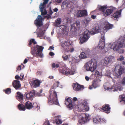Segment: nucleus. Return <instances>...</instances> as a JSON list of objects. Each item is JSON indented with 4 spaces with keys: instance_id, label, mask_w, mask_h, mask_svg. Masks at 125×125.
<instances>
[{
    "instance_id": "1",
    "label": "nucleus",
    "mask_w": 125,
    "mask_h": 125,
    "mask_svg": "<svg viewBox=\"0 0 125 125\" xmlns=\"http://www.w3.org/2000/svg\"><path fill=\"white\" fill-rule=\"evenodd\" d=\"M125 47V35L120 37L118 41L113 43L111 45L110 48L114 51H117L120 48Z\"/></svg>"
},
{
    "instance_id": "2",
    "label": "nucleus",
    "mask_w": 125,
    "mask_h": 125,
    "mask_svg": "<svg viewBox=\"0 0 125 125\" xmlns=\"http://www.w3.org/2000/svg\"><path fill=\"white\" fill-rule=\"evenodd\" d=\"M56 86L54 84L52 86L51 89L50 91V95L48 98V102H50L51 101L56 104L58 103V100L57 97L56 92L53 90L56 88Z\"/></svg>"
},
{
    "instance_id": "3",
    "label": "nucleus",
    "mask_w": 125,
    "mask_h": 125,
    "mask_svg": "<svg viewBox=\"0 0 125 125\" xmlns=\"http://www.w3.org/2000/svg\"><path fill=\"white\" fill-rule=\"evenodd\" d=\"M43 49L44 47L42 46L37 45L34 46L33 49L31 51V53L37 57L42 58L43 57L42 52Z\"/></svg>"
},
{
    "instance_id": "4",
    "label": "nucleus",
    "mask_w": 125,
    "mask_h": 125,
    "mask_svg": "<svg viewBox=\"0 0 125 125\" xmlns=\"http://www.w3.org/2000/svg\"><path fill=\"white\" fill-rule=\"evenodd\" d=\"M97 62L96 60L93 58L85 65L86 69L87 71H90L92 72L94 71L97 67Z\"/></svg>"
},
{
    "instance_id": "5",
    "label": "nucleus",
    "mask_w": 125,
    "mask_h": 125,
    "mask_svg": "<svg viewBox=\"0 0 125 125\" xmlns=\"http://www.w3.org/2000/svg\"><path fill=\"white\" fill-rule=\"evenodd\" d=\"M124 69L121 66L119 65H117L115 67V73H114L113 75L117 78H118L124 73Z\"/></svg>"
},
{
    "instance_id": "6",
    "label": "nucleus",
    "mask_w": 125,
    "mask_h": 125,
    "mask_svg": "<svg viewBox=\"0 0 125 125\" xmlns=\"http://www.w3.org/2000/svg\"><path fill=\"white\" fill-rule=\"evenodd\" d=\"M59 71L60 73H62L63 74L66 75H72L74 74V72L68 68L64 67L62 68L60 67Z\"/></svg>"
},
{
    "instance_id": "7",
    "label": "nucleus",
    "mask_w": 125,
    "mask_h": 125,
    "mask_svg": "<svg viewBox=\"0 0 125 125\" xmlns=\"http://www.w3.org/2000/svg\"><path fill=\"white\" fill-rule=\"evenodd\" d=\"M44 18L41 16L38 15L37 18L34 21V24L38 28L42 26L43 25V21Z\"/></svg>"
},
{
    "instance_id": "8",
    "label": "nucleus",
    "mask_w": 125,
    "mask_h": 125,
    "mask_svg": "<svg viewBox=\"0 0 125 125\" xmlns=\"http://www.w3.org/2000/svg\"><path fill=\"white\" fill-rule=\"evenodd\" d=\"M89 31L87 30L84 32L83 36L81 37L79 39L80 43L82 44L86 41L89 37Z\"/></svg>"
},
{
    "instance_id": "9",
    "label": "nucleus",
    "mask_w": 125,
    "mask_h": 125,
    "mask_svg": "<svg viewBox=\"0 0 125 125\" xmlns=\"http://www.w3.org/2000/svg\"><path fill=\"white\" fill-rule=\"evenodd\" d=\"M48 0H44L43 3H41L40 5L39 8L40 9V11L41 12V14L42 15H45L47 13V11L45 10L44 9L45 7V6L48 2Z\"/></svg>"
},
{
    "instance_id": "10",
    "label": "nucleus",
    "mask_w": 125,
    "mask_h": 125,
    "mask_svg": "<svg viewBox=\"0 0 125 125\" xmlns=\"http://www.w3.org/2000/svg\"><path fill=\"white\" fill-rule=\"evenodd\" d=\"M81 118L78 121L79 123L82 124L86 123L89 118L88 115L83 113L81 114Z\"/></svg>"
},
{
    "instance_id": "11",
    "label": "nucleus",
    "mask_w": 125,
    "mask_h": 125,
    "mask_svg": "<svg viewBox=\"0 0 125 125\" xmlns=\"http://www.w3.org/2000/svg\"><path fill=\"white\" fill-rule=\"evenodd\" d=\"M80 23L79 21H77L75 23H73L71 25L70 30L71 31L76 32L77 29H79L80 27Z\"/></svg>"
},
{
    "instance_id": "12",
    "label": "nucleus",
    "mask_w": 125,
    "mask_h": 125,
    "mask_svg": "<svg viewBox=\"0 0 125 125\" xmlns=\"http://www.w3.org/2000/svg\"><path fill=\"white\" fill-rule=\"evenodd\" d=\"M101 80H95L92 82V85H90L89 87V89L90 90L93 88H95L99 87L100 85Z\"/></svg>"
},
{
    "instance_id": "13",
    "label": "nucleus",
    "mask_w": 125,
    "mask_h": 125,
    "mask_svg": "<svg viewBox=\"0 0 125 125\" xmlns=\"http://www.w3.org/2000/svg\"><path fill=\"white\" fill-rule=\"evenodd\" d=\"M104 34H102L101 35V38L100 40L99 41L98 46L100 49H103L104 47L105 39L104 36Z\"/></svg>"
},
{
    "instance_id": "14",
    "label": "nucleus",
    "mask_w": 125,
    "mask_h": 125,
    "mask_svg": "<svg viewBox=\"0 0 125 125\" xmlns=\"http://www.w3.org/2000/svg\"><path fill=\"white\" fill-rule=\"evenodd\" d=\"M72 86L73 90L76 91H80L84 88L83 85H80L77 83H73Z\"/></svg>"
},
{
    "instance_id": "15",
    "label": "nucleus",
    "mask_w": 125,
    "mask_h": 125,
    "mask_svg": "<svg viewBox=\"0 0 125 125\" xmlns=\"http://www.w3.org/2000/svg\"><path fill=\"white\" fill-rule=\"evenodd\" d=\"M87 15V12L86 10H79L78 11L77 13V16L78 17L86 16Z\"/></svg>"
},
{
    "instance_id": "16",
    "label": "nucleus",
    "mask_w": 125,
    "mask_h": 125,
    "mask_svg": "<svg viewBox=\"0 0 125 125\" xmlns=\"http://www.w3.org/2000/svg\"><path fill=\"white\" fill-rule=\"evenodd\" d=\"M115 8L113 7H110V9H107L105 12H104V15L105 16H107L110 15L113 11L115 9Z\"/></svg>"
},
{
    "instance_id": "17",
    "label": "nucleus",
    "mask_w": 125,
    "mask_h": 125,
    "mask_svg": "<svg viewBox=\"0 0 125 125\" xmlns=\"http://www.w3.org/2000/svg\"><path fill=\"white\" fill-rule=\"evenodd\" d=\"M83 101L84 102L83 103L82 105V109H81L80 111H82L83 110L85 111H88L89 110V107L87 105V100L85 99L83 100Z\"/></svg>"
},
{
    "instance_id": "18",
    "label": "nucleus",
    "mask_w": 125,
    "mask_h": 125,
    "mask_svg": "<svg viewBox=\"0 0 125 125\" xmlns=\"http://www.w3.org/2000/svg\"><path fill=\"white\" fill-rule=\"evenodd\" d=\"M12 84L13 87L16 90L20 88L21 86L20 81L17 80L13 81Z\"/></svg>"
},
{
    "instance_id": "19",
    "label": "nucleus",
    "mask_w": 125,
    "mask_h": 125,
    "mask_svg": "<svg viewBox=\"0 0 125 125\" xmlns=\"http://www.w3.org/2000/svg\"><path fill=\"white\" fill-rule=\"evenodd\" d=\"M110 107L108 104H105L102 107V109L104 112L108 114L110 112Z\"/></svg>"
},
{
    "instance_id": "20",
    "label": "nucleus",
    "mask_w": 125,
    "mask_h": 125,
    "mask_svg": "<svg viewBox=\"0 0 125 125\" xmlns=\"http://www.w3.org/2000/svg\"><path fill=\"white\" fill-rule=\"evenodd\" d=\"M112 57L109 56L107 57H105L104 60L103 64L104 65L106 66L110 63L112 60Z\"/></svg>"
},
{
    "instance_id": "21",
    "label": "nucleus",
    "mask_w": 125,
    "mask_h": 125,
    "mask_svg": "<svg viewBox=\"0 0 125 125\" xmlns=\"http://www.w3.org/2000/svg\"><path fill=\"white\" fill-rule=\"evenodd\" d=\"M100 28L98 26H96L90 31V33L92 35L99 32L100 31Z\"/></svg>"
},
{
    "instance_id": "22",
    "label": "nucleus",
    "mask_w": 125,
    "mask_h": 125,
    "mask_svg": "<svg viewBox=\"0 0 125 125\" xmlns=\"http://www.w3.org/2000/svg\"><path fill=\"white\" fill-rule=\"evenodd\" d=\"M25 105L26 109H30L32 108L33 106L32 103L28 101L25 104Z\"/></svg>"
},
{
    "instance_id": "23",
    "label": "nucleus",
    "mask_w": 125,
    "mask_h": 125,
    "mask_svg": "<svg viewBox=\"0 0 125 125\" xmlns=\"http://www.w3.org/2000/svg\"><path fill=\"white\" fill-rule=\"evenodd\" d=\"M41 83L40 81L38 80L35 79L33 80L32 82V84L33 86V87H38L40 85Z\"/></svg>"
},
{
    "instance_id": "24",
    "label": "nucleus",
    "mask_w": 125,
    "mask_h": 125,
    "mask_svg": "<svg viewBox=\"0 0 125 125\" xmlns=\"http://www.w3.org/2000/svg\"><path fill=\"white\" fill-rule=\"evenodd\" d=\"M113 27V25L112 24H110L108 22H106L105 25L104 27V30L107 31L109 29H112Z\"/></svg>"
},
{
    "instance_id": "25",
    "label": "nucleus",
    "mask_w": 125,
    "mask_h": 125,
    "mask_svg": "<svg viewBox=\"0 0 125 125\" xmlns=\"http://www.w3.org/2000/svg\"><path fill=\"white\" fill-rule=\"evenodd\" d=\"M17 99L19 101H21L23 99V94L19 92H18L17 93Z\"/></svg>"
},
{
    "instance_id": "26",
    "label": "nucleus",
    "mask_w": 125,
    "mask_h": 125,
    "mask_svg": "<svg viewBox=\"0 0 125 125\" xmlns=\"http://www.w3.org/2000/svg\"><path fill=\"white\" fill-rule=\"evenodd\" d=\"M121 10L116 11L113 14V17L115 18H117L121 16Z\"/></svg>"
},
{
    "instance_id": "27",
    "label": "nucleus",
    "mask_w": 125,
    "mask_h": 125,
    "mask_svg": "<svg viewBox=\"0 0 125 125\" xmlns=\"http://www.w3.org/2000/svg\"><path fill=\"white\" fill-rule=\"evenodd\" d=\"M35 93L32 92H30L29 93L27 94L26 95V98L27 99L31 100L34 95Z\"/></svg>"
},
{
    "instance_id": "28",
    "label": "nucleus",
    "mask_w": 125,
    "mask_h": 125,
    "mask_svg": "<svg viewBox=\"0 0 125 125\" xmlns=\"http://www.w3.org/2000/svg\"><path fill=\"white\" fill-rule=\"evenodd\" d=\"M18 108L20 111H25L26 109L25 105L23 104H19L18 106Z\"/></svg>"
},
{
    "instance_id": "29",
    "label": "nucleus",
    "mask_w": 125,
    "mask_h": 125,
    "mask_svg": "<svg viewBox=\"0 0 125 125\" xmlns=\"http://www.w3.org/2000/svg\"><path fill=\"white\" fill-rule=\"evenodd\" d=\"M88 56L84 52H82L79 56L80 59H83L87 58Z\"/></svg>"
},
{
    "instance_id": "30",
    "label": "nucleus",
    "mask_w": 125,
    "mask_h": 125,
    "mask_svg": "<svg viewBox=\"0 0 125 125\" xmlns=\"http://www.w3.org/2000/svg\"><path fill=\"white\" fill-rule=\"evenodd\" d=\"M60 116L59 115L56 116L55 119V121L57 124H61L62 123V121L60 119Z\"/></svg>"
},
{
    "instance_id": "31",
    "label": "nucleus",
    "mask_w": 125,
    "mask_h": 125,
    "mask_svg": "<svg viewBox=\"0 0 125 125\" xmlns=\"http://www.w3.org/2000/svg\"><path fill=\"white\" fill-rule=\"evenodd\" d=\"M82 50V52H84L87 56H89L90 51V50L89 48H84Z\"/></svg>"
},
{
    "instance_id": "32",
    "label": "nucleus",
    "mask_w": 125,
    "mask_h": 125,
    "mask_svg": "<svg viewBox=\"0 0 125 125\" xmlns=\"http://www.w3.org/2000/svg\"><path fill=\"white\" fill-rule=\"evenodd\" d=\"M61 19L60 18H58L55 21V25L56 27H58L59 25L61 23Z\"/></svg>"
},
{
    "instance_id": "33",
    "label": "nucleus",
    "mask_w": 125,
    "mask_h": 125,
    "mask_svg": "<svg viewBox=\"0 0 125 125\" xmlns=\"http://www.w3.org/2000/svg\"><path fill=\"white\" fill-rule=\"evenodd\" d=\"M66 20V23H70L72 21V19L70 15H69L68 17H66L65 18Z\"/></svg>"
},
{
    "instance_id": "34",
    "label": "nucleus",
    "mask_w": 125,
    "mask_h": 125,
    "mask_svg": "<svg viewBox=\"0 0 125 125\" xmlns=\"http://www.w3.org/2000/svg\"><path fill=\"white\" fill-rule=\"evenodd\" d=\"M70 55H63L62 57L64 61H66L68 60H70Z\"/></svg>"
},
{
    "instance_id": "35",
    "label": "nucleus",
    "mask_w": 125,
    "mask_h": 125,
    "mask_svg": "<svg viewBox=\"0 0 125 125\" xmlns=\"http://www.w3.org/2000/svg\"><path fill=\"white\" fill-rule=\"evenodd\" d=\"M107 8L106 6H101L99 8V10L103 12V13L104 12L105 10Z\"/></svg>"
},
{
    "instance_id": "36",
    "label": "nucleus",
    "mask_w": 125,
    "mask_h": 125,
    "mask_svg": "<svg viewBox=\"0 0 125 125\" xmlns=\"http://www.w3.org/2000/svg\"><path fill=\"white\" fill-rule=\"evenodd\" d=\"M107 89L110 90L111 91H117V89L115 87V86L114 85H113L112 86V87L110 88L108 87L107 88Z\"/></svg>"
},
{
    "instance_id": "37",
    "label": "nucleus",
    "mask_w": 125,
    "mask_h": 125,
    "mask_svg": "<svg viewBox=\"0 0 125 125\" xmlns=\"http://www.w3.org/2000/svg\"><path fill=\"white\" fill-rule=\"evenodd\" d=\"M101 121V119L98 117H96L93 119V121L96 123H98Z\"/></svg>"
},
{
    "instance_id": "38",
    "label": "nucleus",
    "mask_w": 125,
    "mask_h": 125,
    "mask_svg": "<svg viewBox=\"0 0 125 125\" xmlns=\"http://www.w3.org/2000/svg\"><path fill=\"white\" fill-rule=\"evenodd\" d=\"M3 92L7 94H9L11 93V89L10 88H8L6 89L3 90Z\"/></svg>"
},
{
    "instance_id": "39",
    "label": "nucleus",
    "mask_w": 125,
    "mask_h": 125,
    "mask_svg": "<svg viewBox=\"0 0 125 125\" xmlns=\"http://www.w3.org/2000/svg\"><path fill=\"white\" fill-rule=\"evenodd\" d=\"M32 43H33L34 44H36V42L35 41L34 39H32L30 40L28 44L29 46L30 47H31V45Z\"/></svg>"
},
{
    "instance_id": "40",
    "label": "nucleus",
    "mask_w": 125,
    "mask_h": 125,
    "mask_svg": "<svg viewBox=\"0 0 125 125\" xmlns=\"http://www.w3.org/2000/svg\"><path fill=\"white\" fill-rule=\"evenodd\" d=\"M120 97L121 100V101H122L125 104V95L123 94L120 95Z\"/></svg>"
},
{
    "instance_id": "41",
    "label": "nucleus",
    "mask_w": 125,
    "mask_h": 125,
    "mask_svg": "<svg viewBox=\"0 0 125 125\" xmlns=\"http://www.w3.org/2000/svg\"><path fill=\"white\" fill-rule=\"evenodd\" d=\"M64 44L66 46H69L71 45L70 42L68 41H64Z\"/></svg>"
},
{
    "instance_id": "42",
    "label": "nucleus",
    "mask_w": 125,
    "mask_h": 125,
    "mask_svg": "<svg viewBox=\"0 0 125 125\" xmlns=\"http://www.w3.org/2000/svg\"><path fill=\"white\" fill-rule=\"evenodd\" d=\"M66 102H65V104L66 105L68 104V103H71L72 102L71 100L69 98H68L65 99Z\"/></svg>"
},
{
    "instance_id": "43",
    "label": "nucleus",
    "mask_w": 125,
    "mask_h": 125,
    "mask_svg": "<svg viewBox=\"0 0 125 125\" xmlns=\"http://www.w3.org/2000/svg\"><path fill=\"white\" fill-rule=\"evenodd\" d=\"M59 66V65L58 64H56L55 63H53L52 64V68H57Z\"/></svg>"
},
{
    "instance_id": "44",
    "label": "nucleus",
    "mask_w": 125,
    "mask_h": 125,
    "mask_svg": "<svg viewBox=\"0 0 125 125\" xmlns=\"http://www.w3.org/2000/svg\"><path fill=\"white\" fill-rule=\"evenodd\" d=\"M67 107L69 109H72L73 108V106L72 104V102L68 104Z\"/></svg>"
},
{
    "instance_id": "45",
    "label": "nucleus",
    "mask_w": 125,
    "mask_h": 125,
    "mask_svg": "<svg viewBox=\"0 0 125 125\" xmlns=\"http://www.w3.org/2000/svg\"><path fill=\"white\" fill-rule=\"evenodd\" d=\"M92 20V19L91 18H89L88 17L86 19V23L88 24V23L91 21Z\"/></svg>"
},
{
    "instance_id": "46",
    "label": "nucleus",
    "mask_w": 125,
    "mask_h": 125,
    "mask_svg": "<svg viewBox=\"0 0 125 125\" xmlns=\"http://www.w3.org/2000/svg\"><path fill=\"white\" fill-rule=\"evenodd\" d=\"M124 59L123 56L122 55H121L120 56L119 58L117 59V60L118 61H122Z\"/></svg>"
},
{
    "instance_id": "47",
    "label": "nucleus",
    "mask_w": 125,
    "mask_h": 125,
    "mask_svg": "<svg viewBox=\"0 0 125 125\" xmlns=\"http://www.w3.org/2000/svg\"><path fill=\"white\" fill-rule=\"evenodd\" d=\"M24 75H23L22 78H21L18 75H16L15 76V78L17 80H19L21 79V80H22L23 78Z\"/></svg>"
},
{
    "instance_id": "48",
    "label": "nucleus",
    "mask_w": 125,
    "mask_h": 125,
    "mask_svg": "<svg viewBox=\"0 0 125 125\" xmlns=\"http://www.w3.org/2000/svg\"><path fill=\"white\" fill-rule=\"evenodd\" d=\"M24 66L22 64L21 65L19 66L18 67L17 69V70L19 71V70H21V67L22 66Z\"/></svg>"
},
{
    "instance_id": "49",
    "label": "nucleus",
    "mask_w": 125,
    "mask_h": 125,
    "mask_svg": "<svg viewBox=\"0 0 125 125\" xmlns=\"http://www.w3.org/2000/svg\"><path fill=\"white\" fill-rule=\"evenodd\" d=\"M60 27L62 28V30H66L67 28V27L64 25H61Z\"/></svg>"
},
{
    "instance_id": "50",
    "label": "nucleus",
    "mask_w": 125,
    "mask_h": 125,
    "mask_svg": "<svg viewBox=\"0 0 125 125\" xmlns=\"http://www.w3.org/2000/svg\"><path fill=\"white\" fill-rule=\"evenodd\" d=\"M60 82H59L57 81L55 82L54 83V84L56 85L57 87L59 86Z\"/></svg>"
},
{
    "instance_id": "51",
    "label": "nucleus",
    "mask_w": 125,
    "mask_h": 125,
    "mask_svg": "<svg viewBox=\"0 0 125 125\" xmlns=\"http://www.w3.org/2000/svg\"><path fill=\"white\" fill-rule=\"evenodd\" d=\"M43 125H51L49 123V122L48 121H45Z\"/></svg>"
},
{
    "instance_id": "52",
    "label": "nucleus",
    "mask_w": 125,
    "mask_h": 125,
    "mask_svg": "<svg viewBox=\"0 0 125 125\" xmlns=\"http://www.w3.org/2000/svg\"><path fill=\"white\" fill-rule=\"evenodd\" d=\"M45 18H47L48 19H51V16L50 15H49L45 16Z\"/></svg>"
},
{
    "instance_id": "53",
    "label": "nucleus",
    "mask_w": 125,
    "mask_h": 125,
    "mask_svg": "<svg viewBox=\"0 0 125 125\" xmlns=\"http://www.w3.org/2000/svg\"><path fill=\"white\" fill-rule=\"evenodd\" d=\"M122 83L123 85L125 84V77H124L123 79Z\"/></svg>"
},
{
    "instance_id": "54",
    "label": "nucleus",
    "mask_w": 125,
    "mask_h": 125,
    "mask_svg": "<svg viewBox=\"0 0 125 125\" xmlns=\"http://www.w3.org/2000/svg\"><path fill=\"white\" fill-rule=\"evenodd\" d=\"M54 47L52 46H51L48 49V50L52 51L53 50H54Z\"/></svg>"
},
{
    "instance_id": "55",
    "label": "nucleus",
    "mask_w": 125,
    "mask_h": 125,
    "mask_svg": "<svg viewBox=\"0 0 125 125\" xmlns=\"http://www.w3.org/2000/svg\"><path fill=\"white\" fill-rule=\"evenodd\" d=\"M49 54L51 56H53L54 55V53L52 52H49Z\"/></svg>"
},
{
    "instance_id": "56",
    "label": "nucleus",
    "mask_w": 125,
    "mask_h": 125,
    "mask_svg": "<svg viewBox=\"0 0 125 125\" xmlns=\"http://www.w3.org/2000/svg\"><path fill=\"white\" fill-rule=\"evenodd\" d=\"M96 16L94 15H92L91 16V17L93 19H95L96 18Z\"/></svg>"
},
{
    "instance_id": "57",
    "label": "nucleus",
    "mask_w": 125,
    "mask_h": 125,
    "mask_svg": "<svg viewBox=\"0 0 125 125\" xmlns=\"http://www.w3.org/2000/svg\"><path fill=\"white\" fill-rule=\"evenodd\" d=\"M53 13V12L52 11V10H51V8H50V11H49V14L50 15H51Z\"/></svg>"
},
{
    "instance_id": "58",
    "label": "nucleus",
    "mask_w": 125,
    "mask_h": 125,
    "mask_svg": "<svg viewBox=\"0 0 125 125\" xmlns=\"http://www.w3.org/2000/svg\"><path fill=\"white\" fill-rule=\"evenodd\" d=\"M95 74L96 75H99V72L96 71L95 72Z\"/></svg>"
},
{
    "instance_id": "59",
    "label": "nucleus",
    "mask_w": 125,
    "mask_h": 125,
    "mask_svg": "<svg viewBox=\"0 0 125 125\" xmlns=\"http://www.w3.org/2000/svg\"><path fill=\"white\" fill-rule=\"evenodd\" d=\"M53 10L54 12H56L58 11V9L57 8H55L54 9H53Z\"/></svg>"
},
{
    "instance_id": "60",
    "label": "nucleus",
    "mask_w": 125,
    "mask_h": 125,
    "mask_svg": "<svg viewBox=\"0 0 125 125\" xmlns=\"http://www.w3.org/2000/svg\"><path fill=\"white\" fill-rule=\"evenodd\" d=\"M42 73V72L41 71H38L37 73V75H41Z\"/></svg>"
},
{
    "instance_id": "61",
    "label": "nucleus",
    "mask_w": 125,
    "mask_h": 125,
    "mask_svg": "<svg viewBox=\"0 0 125 125\" xmlns=\"http://www.w3.org/2000/svg\"><path fill=\"white\" fill-rule=\"evenodd\" d=\"M85 78L86 80L87 81H89V78L87 76L85 77Z\"/></svg>"
},
{
    "instance_id": "62",
    "label": "nucleus",
    "mask_w": 125,
    "mask_h": 125,
    "mask_svg": "<svg viewBox=\"0 0 125 125\" xmlns=\"http://www.w3.org/2000/svg\"><path fill=\"white\" fill-rule=\"evenodd\" d=\"M73 101H76L77 100V98L76 97H74L73 98Z\"/></svg>"
},
{
    "instance_id": "63",
    "label": "nucleus",
    "mask_w": 125,
    "mask_h": 125,
    "mask_svg": "<svg viewBox=\"0 0 125 125\" xmlns=\"http://www.w3.org/2000/svg\"><path fill=\"white\" fill-rule=\"evenodd\" d=\"M36 104V108L37 109V110H38L40 108V106H39V105H37V104Z\"/></svg>"
},
{
    "instance_id": "64",
    "label": "nucleus",
    "mask_w": 125,
    "mask_h": 125,
    "mask_svg": "<svg viewBox=\"0 0 125 125\" xmlns=\"http://www.w3.org/2000/svg\"><path fill=\"white\" fill-rule=\"evenodd\" d=\"M62 0H55V1L58 3H60L62 1Z\"/></svg>"
}]
</instances>
